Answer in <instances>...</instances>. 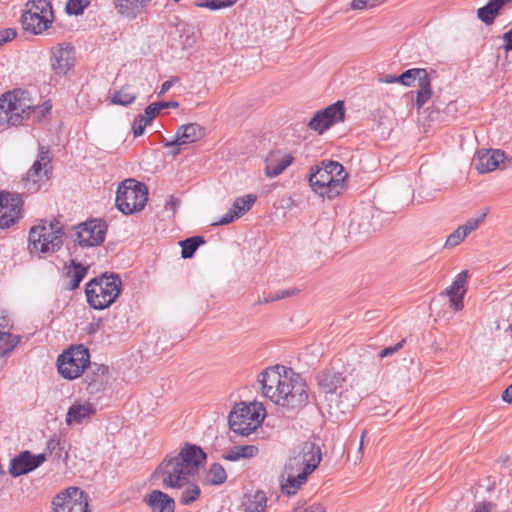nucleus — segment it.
<instances>
[{
    "label": "nucleus",
    "mask_w": 512,
    "mask_h": 512,
    "mask_svg": "<svg viewBox=\"0 0 512 512\" xmlns=\"http://www.w3.org/2000/svg\"><path fill=\"white\" fill-rule=\"evenodd\" d=\"M206 453L197 445L186 443L178 452H171L152 474L164 489H182L189 484L200 466L206 461Z\"/></svg>",
    "instance_id": "f257e3e1"
},
{
    "label": "nucleus",
    "mask_w": 512,
    "mask_h": 512,
    "mask_svg": "<svg viewBox=\"0 0 512 512\" xmlns=\"http://www.w3.org/2000/svg\"><path fill=\"white\" fill-rule=\"evenodd\" d=\"M348 177L343 165L333 160H323L310 169L309 183L312 190L330 200L340 195Z\"/></svg>",
    "instance_id": "f03ea898"
},
{
    "label": "nucleus",
    "mask_w": 512,
    "mask_h": 512,
    "mask_svg": "<svg viewBox=\"0 0 512 512\" xmlns=\"http://www.w3.org/2000/svg\"><path fill=\"white\" fill-rule=\"evenodd\" d=\"M37 108L28 91L24 89L8 91L0 97V126L24 125Z\"/></svg>",
    "instance_id": "7ed1b4c3"
},
{
    "label": "nucleus",
    "mask_w": 512,
    "mask_h": 512,
    "mask_svg": "<svg viewBox=\"0 0 512 512\" xmlns=\"http://www.w3.org/2000/svg\"><path fill=\"white\" fill-rule=\"evenodd\" d=\"M64 228L60 221L40 220L38 225L31 227L28 237V249L38 256L53 254L63 245Z\"/></svg>",
    "instance_id": "20e7f679"
},
{
    "label": "nucleus",
    "mask_w": 512,
    "mask_h": 512,
    "mask_svg": "<svg viewBox=\"0 0 512 512\" xmlns=\"http://www.w3.org/2000/svg\"><path fill=\"white\" fill-rule=\"evenodd\" d=\"M121 284L119 276L113 273L92 279L85 289L89 305L97 310L108 308L119 296Z\"/></svg>",
    "instance_id": "39448f33"
},
{
    "label": "nucleus",
    "mask_w": 512,
    "mask_h": 512,
    "mask_svg": "<svg viewBox=\"0 0 512 512\" xmlns=\"http://www.w3.org/2000/svg\"><path fill=\"white\" fill-rule=\"evenodd\" d=\"M148 200V189L135 179L124 180L117 189L116 206L125 215L144 209Z\"/></svg>",
    "instance_id": "423d86ee"
},
{
    "label": "nucleus",
    "mask_w": 512,
    "mask_h": 512,
    "mask_svg": "<svg viewBox=\"0 0 512 512\" xmlns=\"http://www.w3.org/2000/svg\"><path fill=\"white\" fill-rule=\"evenodd\" d=\"M308 390L305 380L300 374L295 373L292 369L285 381V386L280 389L273 403L278 406L295 410L304 407L308 403Z\"/></svg>",
    "instance_id": "0eeeda50"
},
{
    "label": "nucleus",
    "mask_w": 512,
    "mask_h": 512,
    "mask_svg": "<svg viewBox=\"0 0 512 512\" xmlns=\"http://www.w3.org/2000/svg\"><path fill=\"white\" fill-rule=\"evenodd\" d=\"M90 365L89 350L83 345L70 347L57 359L58 372L67 380L80 377Z\"/></svg>",
    "instance_id": "6e6552de"
},
{
    "label": "nucleus",
    "mask_w": 512,
    "mask_h": 512,
    "mask_svg": "<svg viewBox=\"0 0 512 512\" xmlns=\"http://www.w3.org/2000/svg\"><path fill=\"white\" fill-rule=\"evenodd\" d=\"M49 147L40 145L37 159L23 177L24 189L29 193L38 192L41 186L47 182L52 174Z\"/></svg>",
    "instance_id": "1a4fd4ad"
},
{
    "label": "nucleus",
    "mask_w": 512,
    "mask_h": 512,
    "mask_svg": "<svg viewBox=\"0 0 512 512\" xmlns=\"http://www.w3.org/2000/svg\"><path fill=\"white\" fill-rule=\"evenodd\" d=\"M263 416L255 405L240 403L229 415V426L238 435L248 436L261 426Z\"/></svg>",
    "instance_id": "9d476101"
},
{
    "label": "nucleus",
    "mask_w": 512,
    "mask_h": 512,
    "mask_svg": "<svg viewBox=\"0 0 512 512\" xmlns=\"http://www.w3.org/2000/svg\"><path fill=\"white\" fill-rule=\"evenodd\" d=\"M290 372L291 368L279 364L264 369L257 378L262 395L273 402L280 389L283 390Z\"/></svg>",
    "instance_id": "9b49d317"
},
{
    "label": "nucleus",
    "mask_w": 512,
    "mask_h": 512,
    "mask_svg": "<svg viewBox=\"0 0 512 512\" xmlns=\"http://www.w3.org/2000/svg\"><path fill=\"white\" fill-rule=\"evenodd\" d=\"M310 474L306 471V467L290 455L280 475L281 492L287 496L295 495L306 483Z\"/></svg>",
    "instance_id": "f8f14e48"
},
{
    "label": "nucleus",
    "mask_w": 512,
    "mask_h": 512,
    "mask_svg": "<svg viewBox=\"0 0 512 512\" xmlns=\"http://www.w3.org/2000/svg\"><path fill=\"white\" fill-rule=\"evenodd\" d=\"M107 228V223L102 219H88L77 226L74 242L82 248L98 246L104 242Z\"/></svg>",
    "instance_id": "ddd939ff"
},
{
    "label": "nucleus",
    "mask_w": 512,
    "mask_h": 512,
    "mask_svg": "<svg viewBox=\"0 0 512 512\" xmlns=\"http://www.w3.org/2000/svg\"><path fill=\"white\" fill-rule=\"evenodd\" d=\"M52 506L53 512H90L87 494L78 487H69L57 494Z\"/></svg>",
    "instance_id": "4468645a"
},
{
    "label": "nucleus",
    "mask_w": 512,
    "mask_h": 512,
    "mask_svg": "<svg viewBox=\"0 0 512 512\" xmlns=\"http://www.w3.org/2000/svg\"><path fill=\"white\" fill-rule=\"evenodd\" d=\"M23 199L20 194L0 192V228H9L22 217Z\"/></svg>",
    "instance_id": "2eb2a0df"
},
{
    "label": "nucleus",
    "mask_w": 512,
    "mask_h": 512,
    "mask_svg": "<svg viewBox=\"0 0 512 512\" xmlns=\"http://www.w3.org/2000/svg\"><path fill=\"white\" fill-rule=\"evenodd\" d=\"M345 118V106L343 101H337L328 107L317 111L308 126L310 129L322 134L336 123L343 122Z\"/></svg>",
    "instance_id": "dca6fc26"
},
{
    "label": "nucleus",
    "mask_w": 512,
    "mask_h": 512,
    "mask_svg": "<svg viewBox=\"0 0 512 512\" xmlns=\"http://www.w3.org/2000/svg\"><path fill=\"white\" fill-rule=\"evenodd\" d=\"M45 460L46 455L44 453L34 455L29 450H24L12 458L9 473L15 478L28 474L40 467Z\"/></svg>",
    "instance_id": "f3484780"
},
{
    "label": "nucleus",
    "mask_w": 512,
    "mask_h": 512,
    "mask_svg": "<svg viewBox=\"0 0 512 512\" xmlns=\"http://www.w3.org/2000/svg\"><path fill=\"white\" fill-rule=\"evenodd\" d=\"M50 66L56 75L62 76L74 66V49L70 46L59 45L51 49Z\"/></svg>",
    "instance_id": "a211bd4d"
},
{
    "label": "nucleus",
    "mask_w": 512,
    "mask_h": 512,
    "mask_svg": "<svg viewBox=\"0 0 512 512\" xmlns=\"http://www.w3.org/2000/svg\"><path fill=\"white\" fill-rule=\"evenodd\" d=\"M85 375L86 389L90 394H97L106 389L109 382V369L106 365L93 363Z\"/></svg>",
    "instance_id": "6ab92c4d"
},
{
    "label": "nucleus",
    "mask_w": 512,
    "mask_h": 512,
    "mask_svg": "<svg viewBox=\"0 0 512 512\" xmlns=\"http://www.w3.org/2000/svg\"><path fill=\"white\" fill-rule=\"evenodd\" d=\"M504 158L505 153L500 150H480L473 159V164L479 173L485 174L498 168Z\"/></svg>",
    "instance_id": "aec40b11"
},
{
    "label": "nucleus",
    "mask_w": 512,
    "mask_h": 512,
    "mask_svg": "<svg viewBox=\"0 0 512 512\" xmlns=\"http://www.w3.org/2000/svg\"><path fill=\"white\" fill-rule=\"evenodd\" d=\"M468 277L467 271L460 272L445 291V294L449 297L450 307L455 311H460L464 307L463 300L466 294Z\"/></svg>",
    "instance_id": "412c9836"
},
{
    "label": "nucleus",
    "mask_w": 512,
    "mask_h": 512,
    "mask_svg": "<svg viewBox=\"0 0 512 512\" xmlns=\"http://www.w3.org/2000/svg\"><path fill=\"white\" fill-rule=\"evenodd\" d=\"M294 157L291 154L280 150L272 151L265 159V174L273 178L280 175L289 165L292 164Z\"/></svg>",
    "instance_id": "4be33fe9"
},
{
    "label": "nucleus",
    "mask_w": 512,
    "mask_h": 512,
    "mask_svg": "<svg viewBox=\"0 0 512 512\" xmlns=\"http://www.w3.org/2000/svg\"><path fill=\"white\" fill-rule=\"evenodd\" d=\"M345 381L346 377L343 373L335 368H326L317 375L318 387L326 394H334Z\"/></svg>",
    "instance_id": "5701e85b"
},
{
    "label": "nucleus",
    "mask_w": 512,
    "mask_h": 512,
    "mask_svg": "<svg viewBox=\"0 0 512 512\" xmlns=\"http://www.w3.org/2000/svg\"><path fill=\"white\" fill-rule=\"evenodd\" d=\"M204 135V128L197 123L181 125L176 132L175 139L167 141L164 146H177L193 143L200 140Z\"/></svg>",
    "instance_id": "b1692460"
},
{
    "label": "nucleus",
    "mask_w": 512,
    "mask_h": 512,
    "mask_svg": "<svg viewBox=\"0 0 512 512\" xmlns=\"http://www.w3.org/2000/svg\"><path fill=\"white\" fill-rule=\"evenodd\" d=\"M143 501L151 508L152 512H174V499L161 490H152L145 495Z\"/></svg>",
    "instance_id": "393cba45"
},
{
    "label": "nucleus",
    "mask_w": 512,
    "mask_h": 512,
    "mask_svg": "<svg viewBox=\"0 0 512 512\" xmlns=\"http://www.w3.org/2000/svg\"><path fill=\"white\" fill-rule=\"evenodd\" d=\"M21 23L25 31L41 34L52 23V15H41L35 12L23 11Z\"/></svg>",
    "instance_id": "a878e982"
},
{
    "label": "nucleus",
    "mask_w": 512,
    "mask_h": 512,
    "mask_svg": "<svg viewBox=\"0 0 512 512\" xmlns=\"http://www.w3.org/2000/svg\"><path fill=\"white\" fill-rule=\"evenodd\" d=\"M96 412L94 405L88 401L73 403L66 414V423L68 425L81 424L83 420L90 418Z\"/></svg>",
    "instance_id": "bb28decb"
},
{
    "label": "nucleus",
    "mask_w": 512,
    "mask_h": 512,
    "mask_svg": "<svg viewBox=\"0 0 512 512\" xmlns=\"http://www.w3.org/2000/svg\"><path fill=\"white\" fill-rule=\"evenodd\" d=\"M295 451L301 455V457L310 460V464L306 466V471L312 473L320 464L322 460V453L320 447L311 441H306L296 446Z\"/></svg>",
    "instance_id": "cd10ccee"
},
{
    "label": "nucleus",
    "mask_w": 512,
    "mask_h": 512,
    "mask_svg": "<svg viewBox=\"0 0 512 512\" xmlns=\"http://www.w3.org/2000/svg\"><path fill=\"white\" fill-rule=\"evenodd\" d=\"M152 0H114L119 14L134 19L149 6Z\"/></svg>",
    "instance_id": "c85d7f7f"
},
{
    "label": "nucleus",
    "mask_w": 512,
    "mask_h": 512,
    "mask_svg": "<svg viewBox=\"0 0 512 512\" xmlns=\"http://www.w3.org/2000/svg\"><path fill=\"white\" fill-rule=\"evenodd\" d=\"M87 272V266H84L81 263H77L75 260H71L70 266L65 267V288L68 290H74L78 288L81 281L86 276Z\"/></svg>",
    "instance_id": "c756f323"
},
{
    "label": "nucleus",
    "mask_w": 512,
    "mask_h": 512,
    "mask_svg": "<svg viewBox=\"0 0 512 512\" xmlns=\"http://www.w3.org/2000/svg\"><path fill=\"white\" fill-rule=\"evenodd\" d=\"M421 75L417 82L419 89L416 92L415 105L418 109L422 108L432 97L431 79L426 69H421Z\"/></svg>",
    "instance_id": "7c9ffc66"
},
{
    "label": "nucleus",
    "mask_w": 512,
    "mask_h": 512,
    "mask_svg": "<svg viewBox=\"0 0 512 512\" xmlns=\"http://www.w3.org/2000/svg\"><path fill=\"white\" fill-rule=\"evenodd\" d=\"M267 497L263 491H256L253 495H245L242 505L245 512H264Z\"/></svg>",
    "instance_id": "2f4dec72"
},
{
    "label": "nucleus",
    "mask_w": 512,
    "mask_h": 512,
    "mask_svg": "<svg viewBox=\"0 0 512 512\" xmlns=\"http://www.w3.org/2000/svg\"><path fill=\"white\" fill-rule=\"evenodd\" d=\"M259 453V449L255 445H240L234 446L231 448L226 454H224L223 458L228 461H237L239 459H250Z\"/></svg>",
    "instance_id": "473e14b6"
},
{
    "label": "nucleus",
    "mask_w": 512,
    "mask_h": 512,
    "mask_svg": "<svg viewBox=\"0 0 512 512\" xmlns=\"http://www.w3.org/2000/svg\"><path fill=\"white\" fill-rule=\"evenodd\" d=\"M21 336L13 335L8 331H0V357L8 356L16 348Z\"/></svg>",
    "instance_id": "72a5a7b5"
},
{
    "label": "nucleus",
    "mask_w": 512,
    "mask_h": 512,
    "mask_svg": "<svg viewBox=\"0 0 512 512\" xmlns=\"http://www.w3.org/2000/svg\"><path fill=\"white\" fill-rule=\"evenodd\" d=\"M205 243L202 236H193L179 242L182 250L181 256L184 259L192 258L198 247Z\"/></svg>",
    "instance_id": "f704fd0d"
},
{
    "label": "nucleus",
    "mask_w": 512,
    "mask_h": 512,
    "mask_svg": "<svg viewBox=\"0 0 512 512\" xmlns=\"http://www.w3.org/2000/svg\"><path fill=\"white\" fill-rule=\"evenodd\" d=\"M130 89L129 85H125L120 90L115 91L111 98V102L122 106H128L133 103L137 98V93L131 92Z\"/></svg>",
    "instance_id": "c9c22d12"
},
{
    "label": "nucleus",
    "mask_w": 512,
    "mask_h": 512,
    "mask_svg": "<svg viewBox=\"0 0 512 512\" xmlns=\"http://www.w3.org/2000/svg\"><path fill=\"white\" fill-rule=\"evenodd\" d=\"M256 199L257 198L254 194H247L245 196L238 197L233 202L231 208L237 213V216L240 217L252 208Z\"/></svg>",
    "instance_id": "e433bc0d"
},
{
    "label": "nucleus",
    "mask_w": 512,
    "mask_h": 512,
    "mask_svg": "<svg viewBox=\"0 0 512 512\" xmlns=\"http://www.w3.org/2000/svg\"><path fill=\"white\" fill-rule=\"evenodd\" d=\"M183 488H184V490L180 497V502L183 505H189V504L193 503L201 495L200 487L197 484L193 483L191 481V479H189V484H187Z\"/></svg>",
    "instance_id": "4c0bfd02"
},
{
    "label": "nucleus",
    "mask_w": 512,
    "mask_h": 512,
    "mask_svg": "<svg viewBox=\"0 0 512 512\" xmlns=\"http://www.w3.org/2000/svg\"><path fill=\"white\" fill-rule=\"evenodd\" d=\"M226 479H227V474L221 464L214 463L210 466L208 474H207V480H208L209 484L221 485L226 481Z\"/></svg>",
    "instance_id": "58836bf2"
},
{
    "label": "nucleus",
    "mask_w": 512,
    "mask_h": 512,
    "mask_svg": "<svg viewBox=\"0 0 512 512\" xmlns=\"http://www.w3.org/2000/svg\"><path fill=\"white\" fill-rule=\"evenodd\" d=\"M24 11L35 12L41 15H53L52 7L48 0H29Z\"/></svg>",
    "instance_id": "ea45409f"
},
{
    "label": "nucleus",
    "mask_w": 512,
    "mask_h": 512,
    "mask_svg": "<svg viewBox=\"0 0 512 512\" xmlns=\"http://www.w3.org/2000/svg\"><path fill=\"white\" fill-rule=\"evenodd\" d=\"M237 0H203L195 2V6L201 8H208L210 10H219L226 7H231Z\"/></svg>",
    "instance_id": "a19ab883"
},
{
    "label": "nucleus",
    "mask_w": 512,
    "mask_h": 512,
    "mask_svg": "<svg viewBox=\"0 0 512 512\" xmlns=\"http://www.w3.org/2000/svg\"><path fill=\"white\" fill-rule=\"evenodd\" d=\"M90 0H68L66 11L70 15H80L89 6Z\"/></svg>",
    "instance_id": "79ce46f5"
},
{
    "label": "nucleus",
    "mask_w": 512,
    "mask_h": 512,
    "mask_svg": "<svg viewBox=\"0 0 512 512\" xmlns=\"http://www.w3.org/2000/svg\"><path fill=\"white\" fill-rule=\"evenodd\" d=\"M421 69L422 68H411L404 71L401 75H399L400 83L408 87L412 86L415 81H417L418 76L421 75Z\"/></svg>",
    "instance_id": "37998d69"
},
{
    "label": "nucleus",
    "mask_w": 512,
    "mask_h": 512,
    "mask_svg": "<svg viewBox=\"0 0 512 512\" xmlns=\"http://www.w3.org/2000/svg\"><path fill=\"white\" fill-rule=\"evenodd\" d=\"M478 18L485 23L486 25H491L494 23L495 18L498 16L495 11L489 6L487 3L483 7L477 10Z\"/></svg>",
    "instance_id": "c03bdc74"
},
{
    "label": "nucleus",
    "mask_w": 512,
    "mask_h": 512,
    "mask_svg": "<svg viewBox=\"0 0 512 512\" xmlns=\"http://www.w3.org/2000/svg\"><path fill=\"white\" fill-rule=\"evenodd\" d=\"M151 122L145 118L144 114L138 115L133 122V134L135 137L141 136L144 133L145 127Z\"/></svg>",
    "instance_id": "a18cd8bd"
},
{
    "label": "nucleus",
    "mask_w": 512,
    "mask_h": 512,
    "mask_svg": "<svg viewBox=\"0 0 512 512\" xmlns=\"http://www.w3.org/2000/svg\"><path fill=\"white\" fill-rule=\"evenodd\" d=\"M467 236L463 234V231L458 227L453 233H451L446 242L445 247H455L459 245Z\"/></svg>",
    "instance_id": "49530a36"
},
{
    "label": "nucleus",
    "mask_w": 512,
    "mask_h": 512,
    "mask_svg": "<svg viewBox=\"0 0 512 512\" xmlns=\"http://www.w3.org/2000/svg\"><path fill=\"white\" fill-rule=\"evenodd\" d=\"M486 214L484 213L480 218L477 219H469L465 224L459 226V228L463 231V234L468 236L474 230H476L480 223L484 220Z\"/></svg>",
    "instance_id": "de8ad7c7"
},
{
    "label": "nucleus",
    "mask_w": 512,
    "mask_h": 512,
    "mask_svg": "<svg viewBox=\"0 0 512 512\" xmlns=\"http://www.w3.org/2000/svg\"><path fill=\"white\" fill-rule=\"evenodd\" d=\"M404 342H405V340H402V341L398 342L397 344H395L393 346H389V347L383 348L378 353V358L379 359H383V358H386V357L393 356L395 353H397L403 347Z\"/></svg>",
    "instance_id": "09e8293b"
},
{
    "label": "nucleus",
    "mask_w": 512,
    "mask_h": 512,
    "mask_svg": "<svg viewBox=\"0 0 512 512\" xmlns=\"http://www.w3.org/2000/svg\"><path fill=\"white\" fill-rule=\"evenodd\" d=\"M17 33L15 29L6 28L0 31V46L12 41L16 37Z\"/></svg>",
    "instance_id": "8fccbe9b"
},
{
    "label": "nucleus",
    "mask_w": 512,
    "mask_h": 512,
    "mask_svg": "<svg viewBox=\"0 0 512 512\" xmlns=\"http://www.w3.org/2000/svg\"><path fill=\"white\" fill-rule=\"evenodd\" d=\"M239 217L237 213L231 208L227 213H225L214 225H226L232 223Z\"/></svg>",
    "instance_id": "3c124183"
},
{
    "label": "nucleus",
    "mask_w": 512,
    "mask_h": 512,
    "mask_svg": "<svg viewBox=\"0 0 512 512\" xmlns=\"http://www.w3.org/2000/svg\"><path fill=\"white\" fill-rule=\"evenodd\" d=\"M64 448L61 446V441L60 439H57V438H51L48 442H47V450L50 452V453H53L54 451L58 450L57 452V456L60 458L61 457V451L63 450Z\"/></svg>",
    "instance_id": "603ef678"
},
{
    "label": "nucleus",
    "mask_w": 512,
    "mask_h": 512,
    "mask_svg": "<svg viewBox=\"0 0 512 512\" xmlns=\"http://www.w3.org/2000/svg\"><path fill=\"white\" fill-rule=\"evenodd\" d=\"M160 107L157 103L150 104L145 109V118L148 119L150 122L157 116V114L160 112Z\"/></svg>",
    "instance_id": "864d4df0"
},
{
    "label": "nucleus",
    "mask_w": 512,
    "mask_h": 512,
    "mask_svg": "<svg viewBox=\"0 0 512 512\" xmlns=\"http://www.w3.org/2000/svg\"><path fill=\"white\" fill-rule=\"evenodd\" d=\"M512 0H489L487 3L495 11L497 15L500 14L504 6L510 4Z\"/></svg>",
    "instance_id": "5fc2aeb1"
},
{
    "label": "nucleus",
    "mask_w": 512,
    "mask_h": 512,
    "mask_svg": "<svg viewBox=\"0 0 512 512\" xmlns=\"http://www.w3.org/2000/svg\"><path fill=\"white\" fill-rule=\"evenodd\" d=\"M495 506L496 505L493 502H478L475 504L473 512H492Z\"/></svg>",
    "instance_id": "6e6d98bb"
},
{
    "label": "nucleus",
    "mask_w": 512,
    "mask_h": 512,
    "mask_svg": "<svg viewBox=\"0 0 512 512\" xmlns=\"http://www.w3.org/2000/svg\"><path fill=\"white\" fill-rule=\"evenodd\" d=\"M502 39H503L502 48L504 49V51L505 52L512 51V27L507 32H505L503 34Z\"/></svg>",
    "instance_id": "4d7b16f0"
},
{
    "label": "nucleus",
    "mask_w": 512,
    "mask_h": 512,
    "mask_svg": "<svg viewBox=\"0 0 512 512\" xmlns=\"http://www.w3.org/2000/svg\"><path fill=\"white\" fill-rule=\"evenodd\" d=\"M12 328L10 319L7 316L0 317V331H8Z\"/></svg>",
    "instance_id": "13d9d810"
},
{
    "label": "nucleus",
    "mask_w": 512,
    "mask_h": 512,
    "mask_svg": "<svg viewBox=\"0 0 512 512\" xmlns=\"http://www.w3.org/2000/svg\"><path fill=\"white\" fill-rule=\"evenodd\" d=\"M290 455H291L292 457H295V459H296L297 461H299V462H300V464H302V466H303V467H306L308 464H310V463H311V462H310V460H307L306 458L301 457V455H300V454H298V453L295 451V449H294V448L292 449V451H291Z\"/></svg>",
    "instance_id": "bf43d9fd"
},
{
    "label": "nucleus",
    "mask_w": 512,
    "mask_h": 512,
    "mask_svg": "<svg viewBox=\"0 0 512 512\" xmlns=\"http://www.w3.org/2000/svg\"><path fill=\"white\" fill-rule=\"evenodd\" d=\"M503 401L512 403V384L509 385L502 394Z\"/></svg>",
    "instance_id": "052dcab7"
},
{
    "label": "nucleus",
    "mask_w": 512,
    "mask_h": 512,
    "mask_svg": "<svg viewBox=\"0 0 512 512\" xmlns=\"http://www.w3.org/2000/svg\"><path fill=\"white\" fill-rule=\"evenodd\" d=\"M173 84H174V80H172V79L165 81L161 85V89H160L158 95L162 96L163 94H165L173 86Z\"/></svg>",
    "instance_id": "680f3d73"
},
{
    "label": "nucleus",
    "mask_w": 512,
    "mask_h": 512,
    "mask_svg": "<svg viewBox=\"0 0 512 512\" xmlns=\"http://www.w3.org/2000/svg\"><path fill=\"white\" fill-rule=\"evenodd\" d=\"M157 104L160 107V110L164 108H177L179 106V103L176 101L159 102Z\"/></svg>",
    "instance_id": "e2e57ef3"
},
{
    "label": "nucleus",
    "mask_w": 512,
    "mask_h": 512,
    "mask_svg": "<svg viewBox=\"0 0 512 512\" xmlns=\"http://www.w3.org/2000/svg\"><path fill=\"white\" fill-rule=\"evenodd\" d=\"M298 292H299L298 289L291 288V289L281 290L280 294L283 295V299H284V298L295 296Z\"/></svg>",
    "instance_id": "0e129e2a"
},
{
    "label": "nucleus",
    "mask_w": 512,
    "mask_h": 512,
    "mask_svg": "<svg viewBox=\"0 0 512 512\" xmlns=\"http://www.w3.org/2000/svg\"><path fill=\"white\" fill-rule=\"evenodd\" d=\"M381 81L388 84L400 83L399 76L394 75H386Z\"/></svg>",
    "instance_id": "69168bd1"
},
{
    "label": "nucleus",
    "mask_w": 512,
    "mask_h": 512,
    "mask_svg": "<svg viewBox=\"0 0 512 512\" xmlns=\"http://www.w3.org/2000/svg\"><path fill=\"white\" fill-rule=\"evenodd\" d=\"M269 297L271 302L283 299V295L280 294V291L270 293Z\"/></svg>",
    "instance_id": "338daca9"
},
{
    "label": "nucleus",
    "mask_w": 512,
    "mask_h": 512,
    "mask_svg": "<svg viewBox=\"0 0 512 512\" xmlns=\"http://www.w3.org/2000/svg\"><path fill=\"white\" fill-rule=\"evenodd\" d=\"M172 150L170 151V154L175 157L181 153L180 145L177 146H170Z\"/></svg>",
    "instance_id": "774afa93"
}]
</instances>
